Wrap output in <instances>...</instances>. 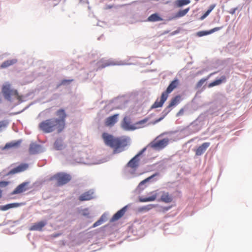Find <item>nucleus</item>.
I'll return each instance as SVG.
<instances>
[{
  "label": "nucleus",
  "instance_id": "obj_26",
  "mask_svg": "<svg viewBox=\"0 0 252 252\" xmlns=\"http://www.w3.org/2000/svg\"><path fill=\"white\" fill-rule=\"evenodd\" d=\"M190 1L189 0H176L174 4L177 7H181L184 5H186L190 3Z\"/></svg>",
  "mask_w": 252,
  "mask_h": 252
},
{
  "label": "nucleus",
  "instance_id": "obj_30",
  "mask_svg": "<svg viewBox=\"0 0 252 252\" xmlns=\"http://www.w3.org/2000/svg\"><path fill=\"white\" fill-rule=\"evenodd\" d=\"M39 149V146L35 144H31L29 148V152L31 154L36 153Z\"/></svg>",
  "mask_w": 252,
  "mask_h": 252
},
{
  "label": "nucleus",
  "instance_id": "obj_1",
  "mask_svg": "<svg viewBox=\"0 0 252 252\" xmlns=\"http://www.w3.org/2000/svg\"><path fill=\"white\" fill-rule=\"evenodd\" d=\"M59 118L48 119L41 122L39 125V128L45 133H50L57 130L61 132L63 129V109H61L57 112Z\"/></svg>",
  "mask_w": 252,
  "mask_h": 252
},
{
  "label": "nucleus",
  "instance_id": "obj_13",
  "mask_svg": "<svg viewBox=\"0 0 252 252\" xmlns=\"http://www.w3.org/2000/svg\"><path fill=\"white\" fill-rule=\"evenodd\" d=\"M179 84V81L178 79H175L172 81L168 86L166 90L163 92L167 96H168L169 94L171 93L175 89H176Z\"/></svg>",
  "mask_w": 252,
  "mask_h": 252
},
{
  "label": "nucleus",
  "instance_id": "obj_2",
  "mask_svg": "<svg viewBox=\"0 0 252 252\" xmlns=\"http://www.w3.org/2000/svg\"><path fill=\"white\" fill-rule=\"evenodd\" d=\"M102 137L105 144L113 149L115 153L123 151L124 148L127 145L126 140L120 137H115L106 132L103 133Z\"/></svg>",
  "mask_w": 252,
  "mask_h": 252
},
{
  "label": "nucleus",
  "instance_id": "obj_17",
  "mask_svg": "<svg viewBox=\"0 0 252 252\" xmlns=\"http://www.w3.org/2000/svg\"><path fill=\"white\" fill-rule=\"evenodd\" d=\"M93 191L89 190L82 193L79 197L78 199L81 201H88L92 199L93 197Z\"/></svg>",
  "mask_w": 252,
  "mask_h": 252
},
{
  "label": "nucleus",
  "instance_id": "obj_37",
  "mask_svg": "<svg viewBox=\"0 0 252 252\" xmlns=\"http://www.w3.org/2000/svg\"><path fill=\"white\" fill-rule=\"evenodd\" d=\"M158 175V173H156L155 174H153V175L149 177L148 178H147L146 179H145V180L142 181L140 184H139V185H142L143 184H144L145 183L148 182L149 181H150L151 179H152L153 177H154L155 176H157Z\"/></svg>",
  "mask_w": 252,
  "mask_h": 252
},
{
  "label": "nucleus",
  "instance_id": "obj_4",
  "mask_svg": "<svg viewBox=\"0 0 252 252\" xmlns=\"http://www.w3.org/2000/svg\"><path fill=\"white\" fill-rule=\"evenodd\" d=\"M181 100V96L179 95H176L175 97L172 98L168 104V105L164 109L162 112L163 115L161 117L158 119L154 121L151 122L148 124V125H155L158 123L159 122L168 114L171 111V108L177 105Z\"/></svg>",
  "mask_w": 252,
  "mask_h": 252
},
{
  "label": "nucleus",
  "instance_id": "obj_24",
  "mask_svg": "<svg viewBox=\"0 0 252 252\" xmlns=\"http://www.w3.org/2000/svg\"><path fill=\"white\" fill-rule=\"evenodd\" d=\"M189 10V7L185 9L180 10L177 12L173 17V19H177L186 15Z\"/></svg>",
  "mask_w": 252,
  "mask_h": 252
},
{
  "label": "nucleus",
  "instance_id": "obj_14",
  "mask_svg": "<svg viewBox=\"0 0 252 252\" xmlns=\"http://www.w3.org/2000/svg\"><path fill=\"white\" fill-rule=\"evenodd\" d=\"M167 98L168 96H167L164 94L162 93L161 95L160 100L158 101V99H157L155 103L151 106V109L162 107Z\"/></svg>",
  "mask_w": 252,
  "mask_h": 252
},
{
  "label": "nucleus",
  "instance_id": "obj_34",
  "mask_svg": "<svg viewBox=\"0 0 252 252\" xmlns=\"http://www.w3.org/2000/svg\"><path fill=\"white\" fill-rule=\"evenodd\" d=\"M208 78H209V77H208L206 78H202V79H200L196 83V88L197 89L200 88L203 85V84L208 79Z\"/></svg>",
  "mask_w": 252,
  "mask_h": 252
},
{
  "label": "nucleus",
  "instance_id": "obj_21",
  "mask_svg": "<svg viewBox=\"0 0 252 252\" xmlns=\"http://www.w3.org/2000/svg\"><path fill=\"white\" fill-rule=\"evenodd\" d=\"M22 203H13L10 204H7L5 205L0 206V210L6 211L12 208H16L20 206Z\"/></svg>",
  "mask_w": 252,
  "mask_h": 252
},
{
  "label": "nucleus",
  "instance_id": "obj_43",
  "mask_svg": "<svg viewBox=\"0 0 252 252\" xmlns=\"http://www.w3.org/2000/svg\"><path fill=\"white\" fill-rule=\"evenodd\" d=\"M61 235V233L53 234H52L50 235V237L52 238H56V237H57L60 236Z\"/></svg>",
  "mask_w": 252,
  "mask_h": 252
},
{
  "label": "nucleus",
  "instance_id": "obj_3",
  "mask_svg": "<svg viewBox=\"0 0 252 252\" xmlns=\"http://www.w3.org/2000/svg\"><path fill=\"white\" fill-rule=\"evenodd\" d=\"M2 93L5 99L11 101L13 99H19L20 96L17 90L12 89L9 83H5L2 87Z\"/></svg>",
  "mask_w": 252,
  "mask_h": 252
},
{
  "label": "nucleus",
  "instance_id": "obj_16",
  "mask_svg": "<svg viewBox=\"0 0 252 252\" xmlns=\"http://www.w3.org/2000/svg\"><path fill=\"white\" fill-rule=\"evenodd\" d=\"M119 114H115L113 116L108 117L105 122V125L107 126H112L118 121Z\"/></svg>",
  "mask_w": 252,
  "mask_h": 252
},
{
  "label": "nucleus",
  "instance_id": "obj_27",
  "mask_svg": "<svg viewBox=\"0 0 252 252\" xmlns=\"http://www.w3.org/2000/svg\"><path fill=\"white\" fill-rule=\"evenodd\" d=\"M162 20V19L157 13L153 14L148 18V21L150 22L161 21Z\"/></svg>",
  "mask_w": 252,
  "mask_h": 252
},
{
  "label": "nucleus",
  "instance_id": "obj_40",
  "mask_svg": "<svg viewBox=\"0 0 252 252\" xmlns=\"http://www.w3.org/2000/svg\"><path fill=\"white\" fill-rule=\"evenodd\" d=\"M171 208V206L164 207L161 209V212L164 213L169 210Z\"/></svg>",
  "mask_w": 252,
  "mask_h": 252
},
{
  "label": "nucleus",
  "instance_id": "obj_28",
  "mask_svg": "<svg viewBox=\"0 0 252 252\" xmlns=\"http://www.w3.org/2000/svg\"><path fill=\"white\" fill-rule=\"evenodd\" d=\"M63 139L62 138H57L54 143V148L57 150H61L63 147Z\"/></svg>",
  "mask_w": 252,
  "mask_h": 252
},
{
  "label": "nucleus",
  "instance_id": "obj_45",
  "mask_svg": "<svg viewBox=\"0 0 252 252\" xmlns=\"http://www.w3.org/2000/svg\"><path fill=\"white\" fill-rule=\"evenodd\" d=\"M69 81H70L69 80H67L64 79V81H63L64 85H65L67 83H68Z\"/></svg>",
  "mask_w": 252,
  "mask_h": 252
},
{
  "label": "nucleus",
  "instance_id": "obj_31",
  "mask_svg": "<svg viewBox=\"0 0 252 252\" xmlns=\"http://www.w3.org/2000/svg\"><path fill=\"white\" fill-rule=\"evenodd\" d=\"M157 206V205L155 204H149L147 205L146 206L142 207L141 208H139V211H148L150 210L153 209V208H155Z\"/></svg>",
  "mask_w": 252,
  "mask_h": 252
},
{
  "label": "nucleus",
  "instance_id": "obj_12",
  "mask_svg": "<svg viewBox=\"0 0 252 252\" xmlns=\"http://www.w3.org/2000/svg\"><path fill=\"white\" fill-rule=\"evenodd\" d=\"M149 196L143 197L140 199V201L142 202L153 201L156 199L159 194L158 190L153 191L149 193Z\"/></svg>",
  "mask_w": 252,
  "mask_h": 252
},
{
  "label": "nucleus",
  "instance_id": "obj_10",
  "mask_svg": "<svg viewBox=\"0 0 252 252\" xmlns=\"http://www.w3.org/2000/svg\"><path fill=\"white\" fill-rule=\"evenodd\" d=\"M122 127L125 130H134L135 129V125H131L130 119L128 117H124L122 123Z\"/></svg>",
  "mask_w": 252,
  "mask_h": 252
},
{
  "label": "nucleus",
  "instance_id": "obj_11",
  "mask_svg": "<svg viewBox=\"0 0 252 252\" xmlns=\"http://www.w3.org/2000/svg\"><path fill=\"white\" fill-rule=\"evenodd\" d=\"M160 198L159 200L160 201L169 203L173 201V197L169 192L162 191L160 192Z\"/></svg>",
  "mask_w": 252,
  "mask_h": 252
},
{
  "label": "nucleus",
  "instance_id": "obj_18",
  "mask_svg": "<svg viewBox=\"0 0 252 252\" xmlns=\"http://www.w3.org/2000/svg\"><path fill=\"white\" fill-rule=\"evenodd\" d=\"M127 209V206H125L118 211L112 218V221H116L122 218L125 214Z\"/></svg>",
  "mask_w": 252,
  "mask_h": 252
},
{
  "label": "nucleus",
  "instance_id": "obj_15",
  "mask_svg": "<svg viewBox=\"0 0 252 252\" xmlns=\"http://www.w3.org/2000/svg\"><path fill=\"white\" fill-rule=\"evenodd\" d=\"M210 145V143L209 142L203 143L195 150V155L196 156H201L206 151Z\"/></svg>",
  "mask_w": 252,
  "mask_h": 252
},
{
  "label": "nucleus",
  "instance_id": "obj_8",
  "mask_svg": "<svg viewBox=\"0 0 252 252\" xmlns=\"http://www.w3.org/2000/svg\"><path fill=\"white\" fill-rule=\"evenodd\" d=\"M48 181L52 182L55 186H61L63 185V173H57L50 177Z\"/></svg>",
  "mask_w": 252,
  "mask_h": 252
},
{
  "label": "nucleus",
  "instance_id": "obj_19",
  "mask_svg": "<svg viewBox=\"0 0 252 252\" xmlns=\"http://www.w3.org/2000/svg\"><path fill=\"white\" fill-rule=\"evenodd\" d=\"M28 165L27 164H22L10 171L9 174H14L25 171L27 169Z\"/></svg>",
  "mask_w": 252,
  "mask_h": 252
},
{
  "label": "nucleus",
  "instance_id": "obj_36",
  "mask_svg": "<svg viewBox=\"0 0 252 252\" xmlns=\"http://www.w3.org/2000/svg\"><path fill=\"white\" fill-rule=\"evenodd\" d=\"M72 179L70 174L64 173V184L70 182Z\"/></svg>",
  "mask_w": 252,
  "mask_h": 252
},
{
  "label": "nucleus",
  "instance_id": "obj_22",
  "mask_svg": "<svg viewBox=\"0 0 252 252\" xmlns=\"http://www.w3.org/2000/svg\"><path fill=\"white\" fill-rule=\"evenodd\" d=\"M150 118L149 117H146L144 118V119L139 121L138 122H137L134 124L135 129L136 128H143L146 126V123L148 122V121L149 120Z\"/></svg>",
  "mask_w": 252,
  "mask_h": 252
},
{
  "label": "nucleus",
  "instance_id": "obj_41",
  "mask_svg": "<svg viewBox=\"0 0 252 252\" xmlns=\"http://www.w3.org/2000/svg\"><path fill=\"white\" fill-rule=\"evenodd\" d=\"M216 4L211 5L207 10L211 12L213 10V9L216 7Z\"/></svg>",
  "mask_w": 252,
  "mask_h": 252
},
{
  "label": "nucleus",
  "instance_id": "obj_9",
  "mask_svg": "<svg viewBox=\"0 0 252 252\" xmlns=\"http://www.w3.org/2000/svg\"><path fill=\"white\" fill-rule=\"evenodd\" d=\"M46 220H41L36 223H34L29 228L30 231H41L43 227L47 224Z\"/></svg>",
  "mask_w": 252,
  "mask_h": 252
},
{
  "label": "nucleus",
  "instance_id": "obj_20",
  "mask_svg": "<svg viewBox=\"0 0 252 252\" xmlns=\"http://www.w3.org/2000/svg\"><path fill=\"white\" fill-rule=\"evenodd\" d=\"M222 27H216L208 31H200L197 33L198 36H203L208 34H211L215 32L218 31L221 29Z\"/></svg>",
  "mask_w": 252,
  "mask_h": 252
},
{
  "label": "nucleus",
  "instance_id": "obj_32",
  "mask_svg": "<svg viewBox=\"0 0 252 252\" xmlns=\"http://www.w3.org/2000/svg\"><path fill=\"white\" fill-rule=\"evenodd\" d=\"M105 217L104 215H102L97 221L94 223L93 227H95L100 225L105 221Z\"/></svg>",
  "mask_w": 252,
  "mask_h": 252
},
{
  "label": "nucleus",
  "instance_id": "obj_44",
  "mask_svg": "<svg viewBox=\"0 0 252 252\" xmlns=\"http://www.w3.org/2000/svg\"><path fill=\"white\" fill-rule=\"evenodd\" d=\"M183 113V109H181L180 110V111L178 113L177 116H179L181 115Z\"/></svg>",
  "mask_w": 252,
  "mask_h": 252
},
{
  "label": "nucleus",
  "instance_id": "obj_25",
  "mask_svg": "<svg viewBox=\"0 0 252 252\" xmlns=\"http://www.w3.org/2000/svg\"><path fill=\"white\" fill-rule=\"evenodd\" d=\"M17 61L16 59L9 60L4 61L0 65V68H6L10 65H12L17 63Z\"/></svg>",
  "mask_w": 252,
  "mask_h": 252
},
{
  "label": "nucleus",
  "instance_id": "obj_38",
  "mask_svg": "<svg viewBox=\"0 0 252 252\" xmlns=\"http://www.w3.org/2000/svg\"><path fill=\"white\" fill-rule=\"evenodd\" d=\"M210 13V12L208 10H207L205 13L201 16L200 18V20H203L205 19Z\"/></svg>",
  "mask_w": 252,
  "mask_h": 252
},
{
  "label": "nucleus",
  "instance_id": "obj_42",
  "mask_svg": "<svg viewBox=\"0 0 252 252\" xmlns=\"http://www.w3.org/2000/svg\"><path fill=\"white\" fill-rule=\"evenodd\" d=\"M216 4L211 5L207 10L211 12L213 10V9L216 7Z\"/></svg>",
  "mask_w": 252,
  "mask_h": 252
},
{
  "label": "nucleus",
  "instance_id": "obj_6",
  "mask_svg": "<svg viewBox=\"0 0 252 252\" xmlns=\"http://www.w3.org/2000/svg\"><path fill=\"white\" fill-rule=\"evenodd\" d=\"M146 150V148L142 149L135 156H134L127 163L128 167L132 169L136 168L139 165V159L138 157L141 155Z\"/></svg>",
  "mask_w": 252,
  "mask_h": 252
},
{
  "label": "nucleus",
  "instance_id": "obj_5",
  "mask_svg": "<svg viewBox=\"0 0 252 252\" xmlns=\"http://www.w3.org/2000/svg\"><path fill=\"white\" fill-rule=\"evenodd\" d=\"M169 141V139L167 138L158 140V137H157L150 143L149 146L152 148L159 151L164 148L168 144Z\"/></svg>",
  "mask_w": 252,
  "mask_h": 252
},
{
  "label": "nucleus",
  "instance_id": "obj_29",
  "mask_svg": "<svg viewBox=\"0 0 252 252\" xmlns=\"http://www.w3.org/2000/svg\"><path fill=\"white\" fill-rule=\"evenodd\" d=\"M21 143V141H12L10 143H7L5 146V148L8 149L10 148H17Z\"/></svg>",
  "mask_w": 252,
  "mask_h": 252
},
{
  "label": "nucleus",
  "instance_id": "obj_33",
  "mask_svg": "<svg viewBox=\"0 0 252 252\" xmlns=\"http://www.w3.org/2000/svg\"><path fill=\"white\" fill-rule=\"evenodd\" d=\"M116 64L112 61H107L106 62L103 63L99 65V68H104L108 66L115 65Z\"/></svg>",
  "mask_w": 252,
  "mask_h": 252
},
{
  "label": "nucleus",
  "instance_id": "obj_39",
  "mask_svg": "<svg viewBox=\"0 0 252 252\" xmlns=\"http://www.w3.org/2000/svg\"><path fill=\"white\" fill-rule=\"evenodd\" d=\"M8 184V182L6 181H1L0 182V187H4L7 186Z\"/></svg>",
  "mask_w": 252,
  "mask_h": 252
},
{
  "label": "nucleus",
  "instance_id": "obj_46",
  "mask_svg": "<svg viewBox=\"0 0 252 252\" xmlns=\"http://www.w3.org/2000/svg\"><path fill=\"white\" fill-rule=\"evenodd\" d=\"M2 197V190L0 189V198Z\"/></svg>",
  "mask_w": 252,
  "mask_h": 252
},
{
  "label": "nucleus",
  "instance_id": "obj_35",
  "mask_svg": "<svg viewBox=\"0 0 252 252\" xmlns=\"http://www.w3.org/2000/svg\"><path fill=\"white\" fill-rule=\"evenodd\" d=\"M8 124V122L7 121L4 120L0 121V132L5 128Z\"/></svg>",
  "mask_w": 252,
  "mask_h": 252
},
{
  "label": "nucleus",
  "instance_id": "obj_47",
  "mask_svg": "<svg viewBox=\"0 0 252 252\" xmlns=\"http://www.w3.org/2000/svg\"><path fill=\"white\" fill-rule=\"evenodd\" d=\"M195 1H198V0H195Z\"/></svg>",
  "mask_w": 252,
  "mask_h": 252
},
{
  "label": "nucleus",
  "instance_id": "obj_7",
  "mask_svg": "<svg viewBox=\"0 0 252 252\" xmlns=\"http://www.w3.org/2000/svg\"><path fill=\"white\" fill-rule=\"evenodd\" d=\"M29 182H25L19 185L15 189L11 192V195L22 193L30 189L29 187Z\"/></svg>",
  "mask_w": 252,
  "mask_h": 252
},
{
  "label": "nucleus",
  "instance_id": "obj_23",
  "mask_svg": "<svg viewBox=\"0 0 252 252\" xmlns=\"http://www.w3.org/2000/svg\"><path fill=\"white\" fill-rule=\"evenodd\" d=\"M226 81V77L225 76H222L220 79L216 80L215 81L210 83L208 85L209 88L213 87L215 86L219 85L221 84L222 82H224Z\"/></svg>",
  "mask_w": 252,
  "mask_h": 252
}]
</instances>
